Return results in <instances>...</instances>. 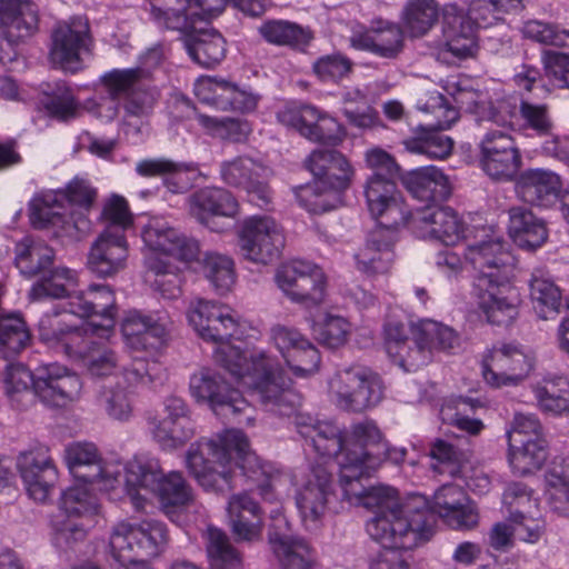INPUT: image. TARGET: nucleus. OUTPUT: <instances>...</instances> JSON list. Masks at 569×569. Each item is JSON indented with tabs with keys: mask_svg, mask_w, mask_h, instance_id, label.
<instances>
[{
	"mask_svg": "<svg viewBox=\"0 0 569 569\" xmlns=\"http://www.w3.org/2000/svg\"><path fill=\"white\" fill-rule=\"evenodd\" d=\"M438 17L433 0H412L403 11V26L410 37H422L436 24Z\"/></svg>",
	"mask_w": 569,
	"mask_h": 569,
	"instance_id": "obj_55",
	"label": "nucleus"
},
{
	"mask_svg": "<svg viewBox=\"0 0 569 569\" xmlns=\"http://www.w3.org/2000/svg\"><path fill=\"white\" fill-rule=\"evenodd\" d=\"M150 430L162 448L172 449L184 445L194 435V426L180 425L170 418H152Z\"/></svg>",
	"mask_w": 569,
	"mask_h": 569,
	"instance_id": "obj_60",
	"label": "nucleus"
},
{
	"mask_svg": "<svg viewBox=\"0 0 569 569\" xmlns=\"http://www.w3.org/2000/svg\"><path fill=\"white\" fill-rule=\"evenodd\" d=\"M64 460L70 472L84 483L97 485L106 492L122 488V469L117 463H102L91 442H73L66 447Z\"/></svg>",
	"mask_w": 569,
	"mask_h": 569,
	"instance_id": "obj_16",
	"label": "nucleus"
},
{
	"mask_svg": "<svg viewBox=\"0 0 569 569\" xmlns=\"http://www.w3.org/2000/svg\"><path fill=\"white\" fill-rule=\"evenodd\" d=\"M49 274L44 276L36 282L29 297L31 300H40L43 298H63L67 297L68 301L70 296H74L71 291L76 286V279L72 271L68 268H57L48 270Z\"/></svg>",
	"mask_w": 569,
	"mask_h": 569,
	"instance_id": "obj_52",
	"label": "nucleus"
},
{
	"mask_svg": "<svg viewBox=\"0 0 569 569\" xmlns=\"http://www.w3.org/2000/svg\"><path fill=\"white\" fill-rule=\"evenodd\" d=\"M188 320L201 339L218 345L213 352L216 361L249 387L267 410L293 419L301 412V396L291 388V380L278 363L264 353L248 358L229 343L238 338L239 322L228 306L198 299L190 305Z\"/></svg>",
	"mask_w": 569,
	"mask_h": 569,
	"instance_id": "obj_1",
	"label": "nucleus"
},
{
	"mask_svg": "<svg viewBox=\"0 0 569 569\" xmlns=\"http://www.w3.org/2000/svg\"><path fill=\"white\" fill-rule=\"evenodd\" d=\"M227 2L237 8V0H150V13L160 26L186 32L197 20L221 13Z\"/></svg>",
	"mask_w": 569,
	"mask_h": 569,
	"instance_id": "obj_19",
	"label": "nucleus"
},
{
	"mask_svg": "<svg viewBox=\"0 0 569 569\" xmlns=\"http://www.w3.org/2000/svg\"><path fill=\"white\" fill-rule=\"evenodd\" d=\"M0 28L9 46L31 37L38 28L36 6L29 0H0Z\"/></svg>",
	"mask_w": 569,
	"mask_h": 569,
	"instance_id": "obj_38",
	"label": "nucleus"
},
{
	"mask_svg": "<svg viewBox=\"0 0 569 569\" xmlns=\"http://www.w3.org/2000/svg\"><path fill=\"white\" fill-rule=\"evenodd\" d=\"M466 260L476 270L473 295L488 322L510 325L519 315L520 295L510 283L515 259L507 243L490 238L468 246Z\"/></svg>",
	"mask_w": 569,
	"mask_h": 569,
	"instance_id": "obj_3",
	"label": "nucleus"
},
{
	"mask_svg": "<svg viewBox=\"0 0 569 569\" xmlns=\"http://www.w3.org/2000/svg\"><path fill=\"white\" fill-rule=\"evenodd\" d=\"M491 122L502 128L519 127L532 130L537 136L548 137L555 127L549 107L546 103H533L526 99H498L491 111Z\"/></svg>",
	"mask_w": 569,
	"mask_h": 569,
	"instance_id": "obj_24",
	"label": "nucleus"
},
{
	"mask_svg": "<svg viewBox=\"0 0 569 569\" xmlns=\"http://www.w3.org/2000/svg\"><path fill=\"white\" fill-rule=\"evenodd\" d=\"M42 106L50 117L58 120L74 118L78 110L72 91L63 82H57L50 92H46Z\"/></svg>",
	"mask_w": 569,
	"mask_h": 569,
	"instance_id": "obj_63",
	"label": "nucleus"
},
{
	"mask_svg": "<svg viewBox=\"0 0 569 569\" xmlns=\"http://www.w3.org/2000/svg\"><path fill=\"white\" fill-rule=\"evenodd\" d=\"M417 237L455 246L465 238L466 224L450 207L429 203L408 218Z\"/></svg>",
	"mask_w": 569,
	"mask_h": 569,
	"instance_id": "obj_22",
	"label": "nucleus"
},
{
	"mask_svg": "<svg viewBox=\"0 0 569 569\" xmlns=\"http://www.w3.org/2000/svg\"><path fill=\"white\" fill-rule=\"evenodd\" d=\"M123 377L130 386H148L162 382L166 377L164 367L157 360L133 357L130 365L123 367Z\"/></svg>",
	"mask_w": 569,
	"mask_h": 569,
	"instance_id": "obj_64",
	"label": "nucleus"
},
{
	"mask_svg": "<svg viewBox=\"0 0 569 569\" xmlns=\"http://www.w3.org/2000/svg\"><path fill=\"white\" fill-rule=\"evenodd\" d=\"M328 385L336 405L346 411L362 412L377 406L383 397L380 377L362 366L337 370Z\"/></svg>",
	"mask_w": 569,
	"mask_h": 569,
	"instance_id": "obj_10",
	"label": "nucleus"
},
{
	"mask_svg": "<svg viewBox=\"0 0 569 569\" xmlns=\"http://www.w3.org/2000/svg\"><path fill=\"white\" fill-rule=\"evenodd\" d=\"M196 96L204 103L222 111L249 112L257 106V97L236 83L216 77H201L194 83Z\"/></svg>",
	"mask_w": 569,
	"mask_h": 569,
	"instance_id": "obj_31",
	"label": "nucleus"
},
{
	"mask_svg": "<svg viewBox=\"0 0 569 569\" xmlns=\"http://www.w3.org/2000/svg\"><path fill=\"white\" fill-rule=\"evenodd\" d=\"M100 220L104 228L90 248L87 264L97 276L111 277L126 268L129 256L124 233L132 224V214L124 198L108 199Z\"/></svg>",
	"mask_w": 569,
	"mask_h": 569,
	"instance_id": "obj_6",
	"label": "nucleus"
},
{
	"mask_svg": "<svg viewBox=\"0 0 569 569\" xmlns=\"http://www.w3.org/2000/svg\"><path fill=\"white\" fill-rule=\"evenodd\" d=\"M478 161L493 181L515 180L522 167V156L516 139L506 130H488L479 142Z\"/></svg>",
	"mask_w": 569,
	"mask_h": 569,
	"instance_id": "obj_15",
	"label": "nucleus"
},
{
	"mask_svg": "<svg viewBox=\"0 0 569 569\" xmlns=\"http://www.w3.org/2000/svg\"><path fill=\"white\" fill-rule=\"evenodd\" d=\"M271 339L293 376L306 378L318 371L319 350L298 330L278 325L271 329Z\"/></svg>",
	"mask_w": 569,
	"mask_h": 569,
	"instance_id": "obj_27",
	"label": "nucleus"
},
{
	"mask_svg": "<svg viewBox=\"0 0 569 569\" xmlns=\"http://www.w3.org/2000/svg\"><path fill=\"white\" fill-rule=\"evenodd\" d=\"M548 458L543 437L508 441V460L515 475L526 476L541 469Z\"/></svg>",
	"mask_w": 569,
	"mask_h": 569,
	"instance_id": "obj_46",
	"label": "nucleus"
},
{
	"mask_svg": "<svg viewBox=\"0 0 569 569\" xmlns=\"http://www.w3.org/2000/svg\"><path fill=\"white\" fill-rule=\"evenodd\" d=\"M184 47L192 60L204 68L214 67L226 56V40L213 29L189 36Z\"/></svg>",
	"mask_w": 569,
	"mask_h": 569,
	"instance_id": "obj_50",
	"label": "nucleus"
},
{
	"mask_svg": "<svg viewBox=\"0 0 569 569\" xmlns=\"http://www.w3.org/2000/svg\"><path fill=\"white\" fill-rule=\"evenodd\" d=\"M189 472L207 491L226 493L234 488V469L257 483L259 495L272 501L279 472L250 450L247 436L237 429L192 443L186 455Z\"/></svg>",
	"mask_w": 569,
	"mask_h": 569,
	"instance_id": "obj_2",
	"label": "nucleus"
},
{
	"mask_svg": "<svg viewBox=\"0 0 569 569\" xmlns=\"http://www.w3.org/2000/svg\"><path fill=\"white\" fill-rule=\"evenodd\" d=\"M403 183L413 198L428 204L443 201L451 194L448 177L435 166L411 170Z\"/></svg>",
	"mask_w": 569,
	"mask_h": 569,
	"instance_id": "obj_43",
	"label": "nucleus"
},
{
	"mask_svg": "<svg viewBox=\"0 0 569 569\" xmlns=\"http://www.w3.org/2000/svg\"><path fill=\"white\" fill-rule=\"evenodd\" d=\"M124 470L121 492L136 510H141L146 502L139 489L154 492L167 515L189 506L193 500L192 489L182 475L178 471L164 475L156 458H136L127 463Z\"/></svg>",
	"mask_w": 569,
	"mask_h": 569,
	"instance_id": "obj_5",
	"label": "nucleus"
},
{
	"mask_svg": "<svg viewBox=\"0 0 569 569\" xmlns=\"http://www.w3.org/2000/svg\"><path fill=\"white\" fill-rule=\"evenodd\" d=\"M66 308L69 313L80 318L99 317L101 321L96 326L103 332H109L114 326L116 298L109 286L94 284L86 291L74 292Z\"/></svg>",
	"mask_w": 569,
	"mask_h": 569,
	"instance_id": "obj_34",
	"label": "nucleus"
},
{
	"mask_svg": "<svg viewBox=\"0 0 569 569\" xmlns=\"http://www.w3.org/2000/svg\"><path fill=\"white\" fill-rule=\"evenodd\" d=\"M70 315L66 307L63 312L43 315L38 323V333L42 342L51 348L61 349L69 358L80 362L96 345L91 336L98 333L101 328L96 326V322L71 325L67 320Z\"/></svg>",
	"mask_w": 569,
	"mask_h": 569,
	"instance_id": "obj_14",
	"label": "nucleus"
},
{
	"mask_svg": "<svg viewBox=\"0 0 569 569\" xmlns=\"http://www.w3.org/2000/svg\"><path fill=\"white\" fill-rule=\"evenodd\" d=\"M276 282L279 289L293 302L306 307L323 301L326 277L321 268L305 260H292L278 268Z\"/></svg>",
	"mask_w": 569,
	"mask_h": 569,
	"instance_id": "obj_18",
	"label": "nucleus"
},
{
	"mask_svg": "<svg viewBox=\"0 0 569 569\" xmlns=\"http://www.w3.org/2000/svg\"><path fill=\"white\" fill-rule=\"evenodd\" d=\"M385 438L373 420H362L351 426L346 436V451L338 457L339 472L345 478L365 476L366 465Z\"/></svg>",
	"mask_w": 569,
	"mask_h": 569,
	"instance_id": "obj_25",
	"label": "nucleus"
},
{
	"mask_svg": "<svg viewBox=\"0 0 569 569\" xmlns=\"http://www.w3.org/2000/svg\"><path fill=\"white\" fill-rule=\"evenodd\" d=\"M332 492V473L329 460L312 466L295 497L301 521L308 530H315L319 527L328 508L329 496Z\"/></svg>",
	"mask_w": 569,
	"mask_h": 569,
	"instance_id": "obj_20",
	"label": "nucleus"
},
{
	"mask_svg": "<svg viewBox=\"0 0 569 569\" xmlns=\"http://www.w3.org/2000/svg\"><path fill=\"white\" fill-rule=\"evenodd\" d=\"M87 485L83 482L62 492L60 508L68 517L90 516L98 511L97 498Z\"/></svg>",
	"mask_w": 569,
	"mask_h": 569,
	"instance_id": "obj_61",
	"label": "nucleus"
},
{
	"mask_svg": "<svg viewBox=\"0 0 569 569\" xmlns=\"http://www.w3.org/2000/svg\"><path fill=\"white\" fill-rule=\"evenodd\" d=\"M302 130V137L306 139L331 147L340 144L346 137L343 126L317 108L316 119L303 127Z\"/></svg>",
	"mask_w": 569,
	"mask_h": 569,
	"instance_id": "obj_58",
	"label": "nucleus"
},
{
	"mask_svg": "<svg viewBox=\"0 0 569 569\" xmlns=\"http://www.w3.org/2000/svg\"><path fill=\"white\" fill-rule=\"evenodd\" d=\"M141 236L150 250L183 262L194 261L200 254V244L197 239L174 228L162 218L150 219Z\"/></svg>",
	"mask_w": 569,
	"mask_h": 569,
	"instance_id": "obj_26",
	"label": "nucleus"
},
{
	"mask_svg": "<svg viewBox=\"0 0 569 569\" xmlns=\"http://www.w3.org/2000/svg\"><path fill=\"white\" fill-rule=\"evenodd\" d=\"M545 478L549 507L558 515L569 517V459L553 466Z\"/></svg>",
	"mask_w": 569,
	"mask_h": 569,
	"instance_id": "obj_53",
	"label": "nucleus"
},
{
	"mask_svg": "<svg viewBox=\"0 0 569 569\" xmlns=\"http://www.w3.org/2000/svg\"><path fill=\"white\" fill-rule=\"evenodd\" d=\"M151 73L143 68L113 69L102 77V84L112 100H122L128 116H149L159 99L151 84Z\"/></svg>",
	"mask_w": 569,
	"mask_h": 569,
	"instance_id": "obj_11",
	"label": "nucleus"
},
{
	"mask_svg": "<svg viewBox=\"0 0 569 569\" xmlns=\"http://www.w3.org/2000/svg\"><path fill=\"white\" fill-rule=\"evenodd\" d=\"M381 226L369 233L366 244L355 254L357 269L367 274L386 273L393 262L395 232Z\"/></svg>",
	"mask_w": 569,
	"mask_h": 569,
	"instance_id": "obj_37",
	"label": "nucleus"
},
{
	"mask_svg": "<svg viewBox=\"0 0 569 569\" xmlns=\"http://www.w3.org/2000/svg\"><path fill=\"white\" fill-rule=\"evenodd\" d=\"M16 266L27 278H33L49 270L53 263V250L43 241L26 237L14 248Z\"/></svg>",
	"mask_w": 569,
	"mask_h": 569,
	"instance_id": "obj_48",
	"label": "nucleus"
},
{
	"mask_svg": "<svg viewBox=\"0 0 569 569\" xmlns=\"http://www.w3.org/2000/svg\"><path fill=\"white\" fill-rule=\"evenodd\" d=\"M258 32L270 44L288 47L298 51H305L313 39L310 28L282 19L263 21L259 26Z\"/></svg>",
	"mask_w": 569,
	"mask_h": 569,
	"instance_id": "obj_45",
	"label": "nucleus"
},
{
	"mask_svg": "<svg viewBox=\"0 0 569 569\" xmlns=\"http://www.w3.org/2000/svg\"><path fill=\"white\" fill-rule=\"evenodd\" d=\"M529 293L539 318L547 320L559 312L562 300L561 290L543 269H535L531 272Z\"/></svg>",
	"mask_w": 569,
	"mask_h": 569,
	"instance_id": "obj_47",
	"label": "nucleus"
},
{
	"mask_svg": "<svg viewBox=\"0 0 569 569\" xmlns=\"http://www.w3.org/2000/svg\"><path fill=\"white\" fill-rule=\"evenodd\" d=\"M206 279L219 293L228 292L236 282L234 261L217 251H206L201 261Z\"/></svg>",
	"mask_w": 569,
	"mask_h": 569,
	"instance_id": "obj_51",
	"label": "nucleus"
},
{
	"mask_svg": "<svg viewBox=\"0 0 569 569\" xmlns=\"http://www.w3.org/2000/svg\"><path fill=\"white\" fill-rule=\"evenodd\" d=\"M368 477L356 476L345 478L342 472H339V483L343 499L353 505H361L375 512V516L368 522L383 518L392 525L405 522L409 525V530H421L432 527L428 523L425 512L411 508L409 503H401L398 492L393 488L387 486H365L362 479Z\"/></svg>",
	"mask_w": 569,
	"mask_h": 569,
	"instance_id": "obj_7",
	"label": "nucleus"
},
{
	"mask_svg": "<svg viewBox=\"0 0 569 569\" xmlns=\"http://www.w3.org/2000/svg\"><path fill=\"white\" fill-rule=\"evenodd\" d=\"M353 169L347 160V168L328 170V176L298 188L296 194L301 206L309 211L329 210L331 206L322 197L346 190L352 180Z\"/></svg>",
	"mask_w": 569,
	"mask_h": 569,
	"instance_id": "obj_41",
	"label": "nucleus"
},
{
	"mask_svg": "<svg viewBox=\"0 0 569 569\" xmlns=\"http://www.w3.org/2000/svg\"><path fill=\"white\" fill-rule=\"evenodd\" d=\"M367 532L383 549L377 552L369 562V569H409V562L402 550H410L428 541L433 528L409 530V525H392L383 518L367 522Z\"/></svg>",
	"mask_w": 569,
	"mask_h": 569,
	"instance_id": "obj_9",
	"label": "nucleus"
},
{
	"mask_svg": "<svg viewBox=\"0 0 569 569\" xmlns=\"http://www.w3.org/2000/svg\"><path fill=\"white\" fill-rule=\"evenodd\" d=\"M429 509L453 529H471L478 523V512L466 491L457 485H443L431 500Z\"/></svg>",
	"mask_w": 569,
	"mask_h": 569,
	"instance_id": "obj_33",
	"label": "nucleus"
},
{
	"mask_svg": "<svg viewBox=\"0 0 569 569\" xmlns=\"http://www.w3.org/2000/svg\"><path fill=\"white\" fill-rule=\"evenodd\" d=\"M342 112L351 126L369 129L376 126L378 113L368 103L367 96L359 89H351L342 96Z\"/></svg>",
	"mask_w": 569,
	"mask_h": 569,
	"instance_id": "obj_59",
	"label": "nucleus"
},
{
	"mask_svg": "<svg viewBox=\"0 0 569 569\" xmlns=\"http://www.w3.org/2000/svg\"><path fill=\"white\" fill-rule=\"evenodd\" d=\"M2 381L7 397L18 408H26L34 397L50 407H66L79 398L82 388L79 376L57 363L41 366L34 373L21 363H11Z\"/></svg>",
	"mask_w": 569,
	"mask_h": 569,
	"instance_id": "obj_4",
	"label": "nucleus"
},
{
	"mask_svg": "<svg viewBox=\"0 0 569 569\" xmlns=\"http://www.w3.org/2000/svg\"><path fill=\"white\" fill-rule=\"evenodd\" d=\"M220 176L228 186L244 190L249 201L259 208H266L272 200L270 169L258 160L241 156L223 161Z\"/></svg>",
	"mask_w": 569,
	"mask_h": 569,
	"instance_id": "obj_21",
	"label": "nucleus"
},
{
	"mask_svg": "<svg viewBox=\"0 0 569 569\" xmlns=\"http://www.w3.org/2000/svg\"><path fill=\"white\" fill-rule=\"evenodd\" d=\"M270 542L281 569H310L313 563L312 551L306 540L292 538L284 532L271 531Z\"/></svg>",
	"mask_w": 569,
	"mask_h": 569,
	"instance_id": "obj_49",
	"label": "nucleus"
},
{
	"mask_svg": "<svg viewBox=\"0 0 569 569\" xmlns=\"http://www.w3.org/2000/svg\"><path fill=\"white\" fill-rule=\"evenodd\" d=\"M412 333L418 343L426 347L431 355L435 350L452 349L458 341V337L451 328L430 319L415 325Z\"/></svg>",
	"mask_w": 569,
	"mask_h": 569,
	"instance_id": "obj_56",
	"label": "nucleus"
},
{
	"mask_svg": "<svg viewBox=\"0 0 569 569\" xmlns=\"http://www.w3.org/2000/svg\"><path fill=\"white\" fill-rule=\"evenodd\" d=\"M286 244L282 227L269 216H251L238 230V247L243 259L267 266L277 261Z\"/></svg>",
	"mask_w": 569,
	"mask_h": 569,
	"instance_id": "obj_13",
	"label": "nucleus"
},
{
	"mask_svg": "<svg viewBox=\"0 0 569 569\" xmlns=\"http://www.w3.org/2000/svg\"><path fill=\"white\" fill-rule=\"evenodd\" d=\"M508 233L521 249L533 251L548 239L545 222L525 207H511L508 210Z\"/></svg>",
	"mask_w": 569,
	"mask_h": 569,
	"instance_id": "obj_44",
	"label": "nucleus"
},
{
	"mask_svg": "<svg viewBox=\"0 0 569 569\" xmlns=\"http://www.w3.org/2000/svg\"><path fill=\"white\" fill-rule=\"evenodd\" d=\"M62 193L59 191H43L32 198L29 203L30 220L34 228L59 227L62 231L72 236L71 230L79 233H87L90 230V221L82 213L74 218L73 214L67 218L62 209Z\"/></svg>",
	"mask_w": 569,
	"mask_h": 569,
	"instance_id": "obj_32",
	"label": "nucleus"
},
{
	"mask_svg": "<svg viewBox=\"0 0 569 569\" xmlns=\"http://www.w3.org/2000/svg\"><path fill=\"white\" fill-rule=\"evenodd\" d=\"M532 368L533 358L515 342L493 346L481 362L482 377L493 388L519 385Z\"/></svg>",
	"mask_w": 569,
	"mask_h": 569,
	"instance_id": "obj_17",
	"label": "nucleus"
},
{
	"mask_svg": "<svg viewBox=\"0 0 569 569\" xmlns=\"http://www.w3.org/2000/svg\"><path fill=\"white\" fill-rule=\"evenodd\" d=\"M313 333L328 348H339L348 340L350 323L341 316L327 313L315 323Z\"/></svg>",
	"mask_w": 569,
	"mask_h": 569,
	"instance_id": "obj_62",
	"label": "nucleus"
},
{
	"mask_svg": "<svg viewBox=\"0 0 569 569\" xmlns=\"http://www.w3.org/2000/svg\"><path fill=\"white\" fill-rule=\"evenodd\" d=\"M192 217L200 223L209 226L213 217L233 218L239 211L234 196L223 188H203L188 198Z\"/></svg>",
	"mask_w": 569,
	"mask_h": 569,
	"instance_id": "obj_42",
	"label": "nucleus"
},
{
	"mask_svg": "<svg viewBox=\"0 0 569 569\" xmlns=\"http://www.w3.org/2000/svg\"><path fill=\"white\" fill-rule=\"evenodd\" d=\"M395 179L370 176L363 190L371 217L381 219L380 224L388 228H397L408 221Z\"/></svg>",
	"mask_w": 569,
	"mask_h": 569,
	"instance_id": "obj_29",
	"label": "nucleus"
},
{
	"mask_svg": "<svg viewBox=\"0 0 569 569\" xmlns=\"http://www.w3.org/2000/svg\"><path fill=\"white\" fill-rule=\"evenodd\" d=\"M562 183L560 177L548 169H527L517 177L518 197L532 206L550 207L558 201Z\"/></svg>",
	"mask_w": 569,
	"mask_h": 569,
	"instance_id": "obj_36",
	"label": "nucleus"
},
{
	"mask_svg": "<svg viewBox=\"0 0 569 569\" xmlns=\"http://www.w3.org/2000/svg\"><path fill=\"white\" fill-rule=\"evenodd\" d=\"M227 512L231 532L238 541L251 542L261 538V509L247 492L232 495Z\"/></svg>",
	"mask_w": 569,
	"mask_h": 569,
	"instance_id": "obj_39",
	"label": "nucleus"
},
{
	"mask_svg": "<svg viewBox=\"0 0 569 569\" xmlns=\"http://www.w3.org/2000/svg\"><path fill=\"white\" fill-rule=\"evenodd\" d=\"M189 389L197 402L208 405L222 419L238 425H251L254 420L250 402L214 369L204 367L192 373Z\"/></svg>",
	"mask_w": 569,
	"mask_h": 569,
	"instance_id": "obj_8",
	"label": "nucleus"
},
{
	"mask_svg": "<svg viewBox=\"0 0 569 569\" xmlns=\"http://www.w3.org/2000/svg\"><path fill=\"white\" fill-rule=\"evenodd\" d=\"M167 542L166 525L156 519H146L140 522L116 523L109 546L114 560L127 561L130 552H134L137 557H157L164 550Z\"/></svg>",
	"mask_w": 569,
	"mask_h": 569,
	"instance_id": "obj_12",
	"label": "nucleus"
},
{
	"mask_svg": "<svg viewBox=\"0 0 569 569\" xmlns=\"http://www.w3.org/2000/svg\"><path fill=\"white\" fill-rule=\"evenodd\" d=\"M17 468L30 498L46 502L58 481V470L48 449L37 448L21 452L17 459Z\"/></svg>",
	"mask_w": 569,
	"mask_h": 569,
	"instance_id": "obj_28",
	"label": "nucleus"
},
{
	"mask_svg": "<svg viewBox=\"0 0 569 569\" xmlns=\"http://www.w3.org/2000/svg\"><path fill=\"white\" fill-rule=\"evenodd\" d=\"M293 425L298 433L319 456L336 458L346 451V437L341 430L330 422H321L309 413H296Z\"/></svg>",
	"mask_w": 569,
	"mask_h": 569,
	"instance_id": "obj_35",
	"label": "nucleus"
},
{
	"mask_svg": "<svg viewBox=\"0 0 569 569\" xmlns=\"http://www.w3.org/2000/svg\"><path fill=\"white\" fill-rule=\"evenodd\" d=\"M207 552L214 569H237L241 566V556L231 545L224 531L216 527L207 529Z\"/></svg>",
	"mask_w": 569,
	"mask_h": 569,
	"instance_id": "obj_54",
	"label": "nucleus"
},
{
	"mask_svg": "<svg viewBox=\"0 0 569 569\" xmlns=\"http://www.w3.org/2000/svg\"><path fill=\"white\" fill-rule=\"evenodd\" d=\"M351 44L380 58L396 59L405 47L403 30L397 23L379 21L367 32L353 36Z\"/></svg>",
	"mask_w": 569,
	"mask_h": 569,
	"instance_id": "obj_40",
	"label": "nucleus"
},
{
	"mask_svg": "<svg viewBox=\"0 0 569 569\" xmlns=\"http://www.w3.org/2000/svg\"><path fill=\"white\" fill-rule=\"evenodd\" d=\"M170 321L167 315H143L129 311L121 322L127 343L133 349L158 351L167 341Z\"/></svg>",
	"mask_w": 569,
	"mask_h": 569,
	"instance_id": "obj_30",
	"label": "nucleus"
},
{
	"mask_svg": "<svg viewBox=\"0 0 569 569\" xmlns=\"http://www.w3.org/2000/svg\"><path fill=\"white\" fill-rule=\"evenodd\" d=\"M30 331L18 315L0 318V349L6 358L19 355L30 342Z\"/></svg>",
	"mask_w": 569,
	"mask_h": 569,
	"instance_id": "obj_57",
	"label": "nucleus"
},
{
	"mask_svg": "<svg viewBox=\"0 0 569 569\" xmlns=\"http://www.w3.org/2000/svg\"><path fill=\"white\" fill-rule=\"evenodd\" d=\"M92 44L89 21L83 16L59 23L52 32L50 58L64 71L76 72L81 68V54Z\"/></svg>",
	"mask_w": 569,
	"mask_h": 569,
	"instance_id": "obj_23",
	"label": "nucleus"
}]
</instances>
